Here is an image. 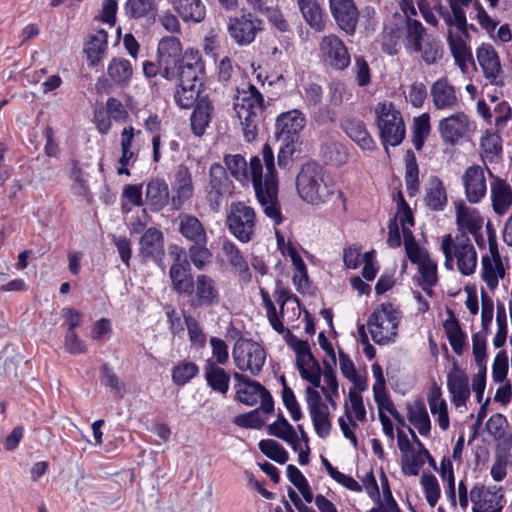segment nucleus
<instances>
[{
	"instance_id": "nucleus-1",
	"label": "nucleus",
	"mask_w": 512,
	"mask_h": 512,
	"mask_svg": "<svg viewBox=\"0 0 512 512\" xmlns=\"http://www.w3.org/2000/svg\"><path fill=\"white\" fill-rule=\"evenodd\" d=\"M291 346L296 354L298 372L309 383L305 388V402L315 433L320 438H327L332 429L329 405L336 410L339 397L335 372L331 369L321 371L307 341L295 340Z\"/></svg>"
},
{
	"instance_id": "nucleus-2",
	"label": "nucleus",
	"mask_w": 512,
	"mask_h": 512,
	"mask_svg": "<svg viewBox=\"0 0 512 512\" xmlns=\"http://www.w3.org/2000/svg\"><path fill=\"white\" fill-rule=\"evenodd\" d=\"M224 163L231 176L243 186L252 183L264 214L275 225L281 224L283 217L278 201V180L274 153L270 145L266 143L262 147V159L259 156H253L247 163L242 155L234 154L226 155Z\"/></svg>"
},
{
	"instance_id": "nucleus-3",
	"label": "nucleus",
	"mask_w": 512,
	"mask_h": 512,
	"mask_svg": "<svg viewBox=\"0 0 512 512\" xmlns=\"http://www.w3.org/2000/svg\"><path fill=\"white\" fill-rule=\"evenodd\" d=\"M296 191L302 201L317 207L336 196L340 210L343 213L347 211V198L344 193L337 189L324 169L315 162H307L301 167L296 177Z\"/></svg>"
},
{
	"instance_id": "nucleus-4",
	"label": "nucleus",
	"mask_w": 512,
	"mask_h": 512,
	"mask_svg": "<svg viewBox=\"0 0 512 512\" xmlns=\"http://www.w3.org/2000/svg\"><path fill=\"white\" fill-rule=\"evenodd\" d=\"M440 251L444 256V267L457 271L462 276H471L478 266V252L471 238L465 233H449L441 237Z\"/></svg>"
},
{
	"instance_id": "nucleus-5",
	"label": "nucleus",
	"mask_w": 512,
	"mask_h": 512,
	"mask_svg": "<svg viewBox=\"0 0 512 512\" xmlns=\"http://www.w3.org/2000/svg\"><path fill=\"white\" fill-rule=\"evenodd\" d=\"M307 119L299 109H292L278 115L275 122V135L281 142L278 152V165L286 166L298 150L301 141V132L306 127Z\"/></svg>"
},
{
	"instance_id": "nucleus-6",
	"label": "nucleus",
	"mask_w": 512,
	"mask_h": 512,
	"mask_svg": "<svg viewBox=\"0 0 512 512\" xmlns=\"http://www.w3.org/2000/svg\"><path fill=\"white\" fill-rule=\"evenodd\" d=\"M234 111L242 126L244 138L252 142L258 135V126L264 110L262 94L254 85L237 92L233 104Z\"/></svg>"
},
{
	"instance_id": "nucleus-7",
	"label": "nucleus",
	"mask_w": 512,
	"mask_h": 512,
	"mask_svg": "<svg viewBox=\"0 0 512 512\" xmlns=\"http://www.w3.org/2000/svg\"><path fill=\"white\" fill-rule=\"evenodd\" d=\"M402 319L401 310L392 303L376 306L367 319V328L372 340L378 345L395 341Z\"/></svg>"
},
{
	"instance_id": "nucleus-8",
	"label": "nucleus",
	"mask_w": 512,
	"mask_h": 512,
	"mask_svg": "<svg viewBox=\"0 0 512 512\" xmlns=\"http://www.w3.org/2000/svg\"><path fill=\"white\" fill-rule=\"evenodd\" d=\"M379 138L384 146H398L406 136V126L401 111L391 101H380L374 107Z\"/></svg>"
},
{
	"instance_id": "nucleus-9",
	"label": "nucleus",
	"mask_w": 512,
	"mask_h": 512,
	"mask_svg": "<svg viewBox=\"0 0 512 512\" xmlns=\"http://www.w3.org/2000/svg\"><path fill=\"white\" fill-rule=\"evenodd\" d=\"M487 249L480 258V278L489 292H494L506 276L507 266L502 258L495 231L487 224Z\"/></svg>"
},
{
	"instance_id": "nucleus-10",
	"label": "nucleus",
	"mask_w": 512,
	"mask_h": 512,
	"mask_svg": "<svg viewBox=\"0 0 512 512\" xmlns=\"http://www.w3.org/2000/svg\"><path fill=\"white\" fill-rule=\"evenodd\" d=\"M437 129L445 145L456 146L470 139L476 131V123L464 111H456L441 118Z\"/></svg>"
},
{
	"instance_id": "nucleus-11",
	"label": "nucleus",
	"mask_w": 512,
	"mask_h": 512,
	"mask_svg": "<svg viewBox=\"0 0 512 512\" xmlns=\"http://www.w3.org/2000/svg\"><path fill=\"white\" fill-rule=\"evenodd\" d=\"M256 212L244 202L231 203L227 216L226 225L230 233L241 243H248L255 235Z\"/></svg>"
},
{
	"instance_id": "nucleus-12",
	"label": "nucleus",
	"mask_w": 512,
	"mask_h": 512,
	"mask_svg": "<svg viewBox=\"0 0 512 512\" xmlns=\"http://www.w3.org/2000/svg\"><path fill=\"white\" fill-rule=\"evenodd\" d=\"M366 421V409L363 403L362 395L356 388L350 389L348 400L344 403V416L339 417L338 424L346 439H348L354 447H357L358 440L355 435V429L358 422Z\"/></svg>"
},
{
	"instance_id": "nucleus-13",
	"label": "nucleus",
	"mask_w": 512,
	"mask_h": 512,
	"mask_svg": "<svg viewBox=\"0 0 512 512\" xmlns=\"http://www.w3.org/2000/svg\"><path fill=\"white\" fill-rule=\"evenodd\" d=\"M187 57L183 56L182 45L177 37H163L157 47V62L160 75L166 80H174L178 67Z\"/></svg>"
},
{
	"instance_id": "nucleus-14",
	"label": "nucleus",
	"mask_w": 512,
	"mask_h": 512,
	"mask_svg": "<svg viewBox=\"0 0 512 512\" xmlns=\"http://www.w3.org/2000/svg\"><path fill=\"white\" fill-rule=\"evenodd\" d=\"M232 356L235 365L241 371H249L252 375H257L262 370L266 360L263 347L249 339L237 340L232 350Z\"/></svg>"
},
{
	"instance_id": "nucleus-15",
	"label": "nucleus",
	"mask_w": 512,
	"mask_h": 512,
	"mask_svg": "<svg viewBox=\"0 0 512 512\" xmlns=\"http://www.w3.org/2000/svg\"><path fill=\"white\" fill-rule=\"evenodd\" d=\"M237 399L247 405L254 406L261 402L260 409L265 413L273 411L274 403L270 393L259 382L249 380L246 376L235 373Z\"/></svg>"
},
{
	"instance_id": "nucleus-16",
	"label": "nucleus",
	"mask_w": 512,
	"mask_h": 512,
	"mask_svg": "<svg viewBox=\"0 0 512 512\" xmlns=\"http://www.w3.org/2000/svg\"><path fill=\"white\" fill-rule=\"evenodd\" d=\"M472 512H501L504 506V492L501 487L476 483L470 489Z\"/></svg>"
},
{
	"instance_id": "nucleus-17",
	"label": "nucleus",
	"mask_w": 512,
	"mask_h": 512,
	"mask_svg": "<svg viewBox=\"0 0 512 512\" xmlns=\"http://www.w3.org/2000/svg\"><path fill=\"white\" fill-rule=\"evenodd\" d=\"M319 52L322 61L336 69L343 70L350 64V55L344 43L334 34L322 37L319 43Z\"/></svg>"
},
{
	"instance_id": "nucleus-18",
	"label": "nucleus",
	"mask_w": 512,
	"mask_h": 512,
	"mask_svg": "<svg viewBox=\"0 0 512 512\" xmlns=\"http://www.w3.org/2000/svg\"><path fill=\"white\" fill-rule=\"evenodd\" d=\"M186 296L191 297L192 305L195 307L215 306L220 303V289L214 278L207 274L197 275L192 283V291Z\"/></svg>"
},
{
	"instance_id": "nucleus-19",
	"label": "nucleus",
	"mask_w": 512,
	"mask_h": 512,
	"mask_svg": "<svg viewBox=\"0 0 512 512\" xmlns=\"http://www.w3.org/2000/svg\"><path fill=\"white\" fill-rule=\"evenodd\" d=\"M469 33L467 27H454L448 30L447 42L455 63L465 73L468 65L473 63V55L468 44Z\"/></svg>"
},
{
	"instance_id": "nucleus-20",
	"label": "nucleus",
	"mask_w": 512,
	"mask_h": 512,
	"mask_svg": "<svg viewBox=\"0 0 512 512\" xmlns=\"http://www.w3.org/2000/svg\"><path fill=\"white\" fill-rule=\"evenodd\" d=\"M430 98L434 109L438 111H452L461 102L457 88L447 77H441L431 84Z\"/></svg>"
},
{
	"instance_id": "nucleus-21",
	"label": "nucleus",
	"mask_w": 512,
	"mask_h": 512,
	"mask_svg": "<svg viewBox=\"0 0 512 512\" xmlns=\"http://www.w3.org/2000/svg\"><path fill=\"white\" fill-rule=\"evenodd\" d=\"M466 200L470 204H478L487 193V183L484 168L474 164L465 169L461 176Z\"/></svg>"
},
{
	"instance_id": "nucleus-22",
	"label": "nucleus",
	"mask_w": 512,
	"mask_h": 512,
	"mask_svg": "<svg viewBox=\"0 0 512 512\" xmlns=\"http://www.w3.org/2000/svg\"><path fill=\"white\" fill-rule=\"evenodd\" d=\"M329 8L338 27L353 35L360 16L354 0H329Z\"/></svg>"
},
{
	"instance_id": "nucleus-23",
	"label": "nucleus",
	"mask_w": 512,
	"mask_h": 512,
	"mask_svg": "<svg viewBox=\"0 0 512 512\" xmlns=\"http://www.w3.org/2000/svg\"><path fill=\"white\" fill-rule=\"evenodd\" d=\"M261 22L251 13L231 17L228 22L230 37L239 45L250 44L260 30Z\"/></svg>"
},
{
	"instance_id": "nucleus-24",
	"label": "nucleus",
	"mask_w": 512,
	"mask_h": 512,
	"mask_svg": "<svg viewBox=\"0 0 512 512\" xmlns=\"http://www.w3.org/2000/svg\"><path fill=\"white\" fill-rule=\"evenodd\" d=\"M447 389L451 402L456 408L466 406L470 397L469 379L467 374L457 365H454L447 374Z\"/></svg>"
},
{
	"instance_id": "nucleus-25",
	"label": "nucleus",
	"mask_w": 512,
	"mask_h": 512,
	"mask_svg": "<svg viewBox=\"0 0 512 512\" xmlns=\"http://www.w3.org/2000/svg\"><path fill=\"white\" fill-rule=\"evenodd\" d=\"M455 223L457 233L477 234L482 230L484 219L476 208L459 201L455 204Z\"/></svg>"
},
{
	"instance_id": "nucleus-26",
	"label": "nucleus",
	"mask_w": 512,
	"mask_h": 512,
	"mask_svg": "<svg viewBox=\"0 0 512 512\" xmlns=\"http://www.w3.org/2000/svg\"><path fill=\"white\" fill-rule=\"evenodd\" d=\"M209 178L207 199L211 208L218 210L220 205L219 199L228 191L230 182L226 175L225 168L218 163H214L210 166Z\"/></svg>"
},
{
	"instance_id": "nucleus-27",
	"label": "nucleus",
	"mask_w": 512,
	"mask_h": 512,
	"mask_svg": "<svg viewBox=\"0 0 512 512\" xmlns=\"http://www.w3.org/2000/svg\"><path fill=\"white\" fill-rule=\"evenodd\" d=\"M172 191V202L176 207H180L184 202L192 198L194 194L192 174L185 165L177 167L172 182Z\"/></svg>"
},
{
	"instance_id": "nucleus-28",
	"label": "nucleus",
	"mask_w": 512,
	"mask_h": 512,
	"mask_svg": "<svg viewBox=\"0 0 512 512\" xmlns=\"http://www.w3.org/2000/svg\"><path fill=\"white\" fill-rule=\"evenodd\" d=\"M204 73V65L198 53L191 52L190 57H187L178 67L177 75L179 84L201 87L202 76Z\"/></svg>"
},
{
	"instance_id": "nucleus-29",
	"label": "nucleus",
	"mask_w": 512,
	"mask_h": 512,
	"mask_svg": "<svg viewBox=\"0 0 512 512\" xmlns=\"http://www.w3.org/2000/svg\"><path fill=\"white\" fill-rule=\"evenodd\" d=\"M169 3L185 23L199 24L206 17L207 9L202 0H169Z\"/></svg>"
},
{
	"instance_id": "nucleus-30",
	"label": "nucleus",
	"mask_w": 512,
	"mask_h": 512,
	"mask_svg": "<svg viewBox=\"0 0 512 512\" xmlns=\"http://www.w3.org/2000/svg\"><path fill=\"white\" fill-rule=\"evenodd\" d=\"M490 199L495 214L505 215L512 206V188L503 179L495 177L490 183Z\"/></svg>"
},
{
	"instance_id": "nucleus-31",
	"label": "nucleus",
	"mask_w": 512,
	"mask_h": 512,
	"mask_svg": "<svg viewBox=\"0 0 512 512\" xmlns=\"http://www.w3.org/2000/svg\"><path fill=\"white\" fill-rule=\"evenodd\" d=\"M476 58L483 71L484 77L495 82L502 68L500 58L494 47L489 43H482L476 49Z\"/></svg>"
},
{
	"instance_id": "nucleus-32",
	"label": "nucleus",
	"mask_w": 512,
	"mask_h": 512,
	"mask_svg": "<svg viewBox=\"0 0 512 512\" xmlns=\"http://www.w3.org/2000/svg\"><path fill=\"white\" fill-rule=\"evenodd\" d=\"M298 9L305 22L316 32L325 29L326 17L318 0H296Z\"/></svg>"
},
{
	"instance_id": "nucleus-33",
	"label": "nucleus",
	"mask_w": 512,
	"mask_h": 512,
	"mask_svg": "<svg viewBox=\"0 0 512 512\" xmlns=\"http://www.w3.org/2000/svg\"><path fill=\"white\" fill-rule=\"evenodd\" d=\"M139 252L143 259L156 261L164 253L163 235L155 229L149 228L140 238Z\"/></svg>"
},
{
	"instance_id": "nucleus-34",
	"label": "nucleus",
	"mask_w": 512,
	"mask_h": 512,
	"mask_svg": "<svg viewBox=\"0 0 512 512\" xmlns=\"http://www.w3.org/2000/svg\"><path fill=\"white\" fill-rule=\"evenodd\" d=\"M430 412L435 418L438 426L442 431H446L450 427L448 404L442 397L441 388L433 386L427 396Z\"/></svg>"
},
{
	"instance_id": "nucleus-35",
	"label": "nucleus",
	"mask_w": 512,
	"mask_h": 512,
	"mask_svg": "<svg viewBox=\"0 0 512 512\" xmlns=\"http://www.w3.org/2000/svg\"><path fill=\"white\" fill-rule=\"evenodd\" d=\"M169 188L167 183L159 178L147 182L145 202L153 211H160L169 202Z\"/></svg>"
},
{
	"instance_id": "nucleus-36",
	"label": "nucleus",
	"mask_w": 512,
	"mask_h": 512,
	"mask_svg": "<svg viewBox=\"0 0 512 512\" xmlns=\"http://www.w3.org/2000/svg\"><path fill=\"white\" fill-rule=\"evenodd\" d=\"M371 370L375 380L372 387L373 396L379 410H386L393 416H396L398 413L394 409V405L386 392V381L381 366L377 363H374L371 366Z\"/></svg>"
},
{
	"instance_id": "nucleus-37",
	"label": "nucleus",
	"mask_w": 512,
	"mask_h": 512,
	"mask_svg": "<svg viewBox=\"0 0 512 512\" xmlns=\"http://www.w3.org/2000/svg\"><path fill=\"white\" fill-rule=\"evenodd\" d=\"M179 232L193 244L208 242L207 232L203 224L193 215L184 214L179 216Z\"/></svg>"
},
{
	"instance_id": "nucleus-38",
	"label": "nucleus",
	"mask_w": 512,
	"mask_h": 512,
	"mask_svg": "<svg viewBox=\"0 0 512 512\" xmlns=\"http://www.w3.org/2000/svg\"><path fill=\"white\" fill-rule=\"evenodd\" d=\"M221 250L231 267L236 273H238L239 277L245 282H250L251 273L249 271L248 263L236 244L230 240H225L222 243Z\"/></svg>"
},
{
	"instance_id": "nucleus-39",
	"label": "nucleus",
	"mask_w": 512,
	"mask_h": 512,
	"mask_svg": "<svg viewBox=\"0 0 512 512\" xmlns=\"http://www.w3.org/2000/svg\"><path fill=\"white\" fill-rule=\"evenodd\" d=\"M343 128L349 138L360 148L372 150L375 147V141L362 121L347 119L343 124Z\"/></svg>"
},
{
	"instance_id": "nucleus-40",
	"label": "nucleus",
	"mask_w": 512,
	"mask_h": 512,
	"mask_svg": "<svg viewBox=\"0 0 512 512\" xmlns=\"http://www.w3.org/2000/svg\"><path fill=\"white\" fill-rule=\"evenodd\" d=\"M424 201L433 211H442L447 204V193L443 182L437 178H430L425 190Z\"/></svg>"
},
{
	"instance_id": "nucleus-41",
	"label": "nucleus",
	"mask_w": 512,
	"mask_h": 512,
	"mask_svg": "<svg viewBox=\"0 0 512 512\" xmlns=\"http://www.w3.org/2000/svg\"><path fill=\"white\" fill-rule=\"evenodd\" d=\"M425 28L418 20L412 17L405 18V30L403 31V45L408 53H414L420 49L424 42Z\"/></svg>"
},
{
	"instance_id": "nucleus-42",
	"label": "nucleus",
	"mask_w": 512,
	"mask_h": 512,
	"mask_svg": "<svg viewBox=\"0 0 512 512\" xmlns=\"http://www.w3.org/2000/svg\"><path fill=\"white\" fill-rule=\"evenodd\" d=\"M140 130H135L132 126L124 127L121 132V157L119 159L120 167L117 169L118 174L130 175L129 170L126 168L135 156L132 151L133 139Z\"/></svg>"
},
{
	"instance_id": "nucleus-43",
	"label": "nucleus",
	"mask_w": 512,
	"mask_h": 512,
	"mask_svg": "<svg viewBox=\"0 0 512 512\" xmlns=\"http://www.w3.org/2000/svg\"><path fill=\"white\" fill-rule=\"evenodd\" d=\"M451 13H449L438 1H435L433 8L443 18L446 25L449 27H467L465 7L467 4H460L457 2H448Z\"/></svg>"
},
{
	"instance_id": "nucleus-44",
	"label": "nucleus",
	"mask_w": 512,
	"mask_h": 512,
	"mask_svg": "<svg viewBox=\"0 0 512 512\" xmlns=\"http://www.w3.org/2000/svg\"><path fill=\"white\" fill-rule=\"evenodd\" d=\"M277 303L280 305L278 313L280 320L293 322L301 315V307L298 299L285 290L277 291Z\"/></svg>"
},
{
	"instance_id": "nucleus-45",
	"label": "nucleus",
	"mask_w": 512,
	"mask_h": 512,
	"mask_svg": "<svg viewBox=\"0 0 512 512\" xmlns=\"http://www.w3.org/2000/svg\"><path fill=\"white\" fill-rule=\"evenodd\" d=\"M403 44V29L396 23L386 24L381 38L382 50L388 55H396Z\"/></svg>"
},
{
	"instance_id": "nucleus-46",
	"label": "nucleus",
	"mask_w": 512,
	"mask_h": 512,
	"mask_svg": "<svg viewBox=\"0 0 512 512\" xmlns=\"http://www.w3.org/2000/svg\"><path fill=\"white\" fill-rule=\"evenodd\" d=\"M408 421L417 429L420 435L428 436L431 431V421L423 402L416 401L408 406Z\"/></svg>"
},
{
	"instance_id": "nucleus-47",
	"label": "nucleus",
	"mask_w": 512,
	"mask_h": 512,
	"mask_svg": "<svg viewBox=\"0 0 512 512\" xmlns=\"http://www.w3.org/2000/svg\"><path fill=\"white\" fill-rule=\"evenodd\" d=\"M502 153V139L497 132L486 130L480 138V155L484 160L495 161Z\"/></svg>"
},
{
	"instance_id": "nucleus-48",
	"label": "nucleus",
	"mask_w": 512,
	"mask_h": 512,
	"mask_svg": "<svg viewBox=\"0 0 512 512\" xmlns=\"http://www.w3.org/2000/svg\"><path fill=\"white\" fill-rule=\"evenodd\" d=\"M213 106L209 101L201 100L194 109L190 121L196 136H202L211 121Z\"/></svg>"
},
{
	"instance_id": "nucleus-49",
	"label": "nucleus",
	"mask_w": 512,
	"mask_h": 512,
	"mask_svg": "<svg viewBox=\"0 0 512 512\" xmlns=\"http://www.w3.org/2000/svg\"><path fill=\"white\" fill-rule=\"evenodd\" d=\"M443 328L452 350L461 355L466 344V335L462 331L458 320L451 314L444 321Z\"/></svg>"
},
{
	"instance_id": "nucleus-50",
	"label": "nucleus",
	"mask_w": 512,
	"mask_h": 512,
	"mask_svg": "<svg viewBox=\"0 0 512 512\" xmlns=\"http://www.w3.org/2000/svg\"><path fill=\"white\" fill-rule=\"evenodd\" d=\"M107 74L113 83L125 86L132 78L133 67L126 59L113 58L107 67Z\"/></svg>"
},
{
	"instance_id": "nucleus-51",
	"label": "nucleus",
	"mask_w": 512,
	"mask_h": 512,
	"mask_svg": "<svg viewBox=\"0 0 512 512\" xmlns=\"http://www.w3.org/2000/svg\"><path fill=\"white\" fill-rule=\"evenodd\" d=\"M268 433L286 442L291 448H297L299 439L295 428L283 417L278 416L277 420L268 425Z\"/></svg>"
},
{
	"instance_id": "nucleus-52",
	"label": "nucleus",
	"mask_w": 512,
	"mask_h": 512,
	"mask_svg": "<svg viewBox=\"0 0 512 512\" xmlns=\"http://www.w3.org/2000/svg\"><path fill=\"white\" fill-rule=\"evenodd\" d=\"M190 267L180 265H171L169 276L173 289L181 295H187L192 291L193 276L189 273Z\"/></svg>"
},
{
	"instance_id": "nucleus-53",
	"label": "nucleus",
	"mask_w": 512,
	"mask_h": 512,
	"mask_svg": "<svg viewBox=\"0 0 512 512\" xmlns=\"http://www.w3.org/2000/svg\"><path fill=\"white\" fill-rule=\"evenodd\" d=\"M205 378L208 385L215 391L225 394L229 389V375L224 369L208 361L205 367Z\"/></svg>"
},
{
	"instance_id": "nucleus-54",
	"label": "nucleus",
	"mask_w": 512,
	"mask_h": 512,
	"mask_svg": "<svg viewBox=\"0 0 512 512\" xmlns=\"http://www.w3.org/2000/svg\"><path fill=\"white\" fill-rule=\"evenodd\" d=\"M107 49V34L103 31L93 35L88 41L85 52L90 66H97Z\"/></svg>"
},
{
	"instance_id": "nucleus-55",
	"label": "nucleus",
	"mask_w": 512,
	"mask_h": 512,
	"mask_svg": "<svg viewBox=\"0 0 512 512\" xmlns=\"http://www.w3.org/2000/svg\"><path fill=\"white\" fill-rule=\"evenodd\" d=\"M431 131L430 116L428 113H422L413 121V145L416 150H420Z\"/></svg>"
},
{
	"instance_id": "nucleus-56",
	"label": "nucleus",
	"mask_w": 512,
	"mask_h": 512,
	"mask_svg": "<svg viewBox=\"0 0 512 512\" xmlns=\"http://www.w3.org/2000/svg\"><path fill=\"white\" fill-rule=\"evenodd\" d=\"M125 11L130 18L135 19L153 16L156 12L155 0H127Z\"/></svg>"
},
{
	"instance_id": "nucleus-57",
	"label": "nucleus",
	"mask_w": 512,
	"mask_h": 512,
	"mask_svg": "<svg viewBox=\"0 0 512 512\" xmlns=\"http://www.w3.org/2000/svg\"><path fill=\"white\" fill-rule=\"evenodd\" d=\"M398 208L395 214V217L390 222H397L398 226L401 228L402 235L405 237V232H412L411 227L414 225V218L412 211L408 204L405 202L404 197L401 192H398Z\"/></svg>"
},
{
	"instance_id": "nucleus-58",
	"label": "nucleus",
	"mask_w": 512,
	"mask_h": 512,
	"mask_svg": "<svg viewBox=\"0 0 512 512\" xmlns=\"http://www.w3.org/2000/svg\"><path fill=\"white\" fill-rule=\"evenodd\" d=\"M420 484L428 505L433 508L441 496V489L437 478L433 474H423Z\"/></svg>"
},
{
	"instance_id": "nucleus-59",
	"label": "nucleus",
	"mask_w": 512,
	"mask_h": 512,
	"mask_svg": "<svg viewBox=\"0 0 512 512\" xmlns=\"http://www.w3.org/2000/svg\"><path fill=\"white\" fill-rule=\"evenodd\" d=\"M418 270L421 277V287L428 294L431 295V288L437 283V265L430 258L418 264Z\"/></svg>"
},
{
	"instance_id": "nucleus-60",
	"label": "nucleus",
	"mask_w": 512,
	"mask_h": 512,
	"mask_svg": "<svg viewBox=\"0 0 512 512\" xmlns=\"http://www.w3.org/2000/svg\"><path fill=\"white\" fill-rule=\"evenodd\" d=\"M188 255L194 267L203 270L212 262L213 254L208 249L207 243H195L188 249Z\"/></svg>"
},
{
	"instance_id": "nucleus-61",
	"label": "nucleus",
	"mask_w": 512,
	"mask_h": 512,
	"mask_svg": "<svg viewBox=\"0 0 512 512\" xmlns=\"http://www.w3.org/2000/svg\"><path fill=\"white\" fill-rule=\"evenodd\" d=\"M260 451L269 459L284 464L288 460V452L284 447L273 439L261 440L258 444Z\"/></svg>"
},
{
	"instance_id": "nucleus-62",
	"label": "nucleus",
	"mask_w": 512,
	"mask_h": 512,
	"mask_svg": "<svg viewBox=\"0 0 512 512\" xmlns=\"http://www.w3.org/2000/svg\"><path fill=\"white\" fill-rule=\"evenodd\" d=\"M199 372L198 366L191 361H182L172 369V380L178 386H183Z\"/></svg>"
},
{
	"instance_id": "nucleus-63",
	"label": "nucleus",
	"mask_w": 512,
	"mask_h": 512,
	"mask_svg": "<svg viewBox=\"0 0 512 512\" xmlns=\"http://www.w3.org/2000/svg\"><path fill=\"white\" fill-rule=\"evenodd\" d=\"M200 93V87L178 85L174 94L175 103L183 109L191 108L197 100Z\"/></svg>"
},
{
	"instance_id": "nucleus-64",
	"label": "nucleus",
	"mask_w": 512,
	"mask_h": 512,
	"mask_svg": "<svg viewBox=\"0 0 512 512\" xmlns=\"http://www.w3.org/2000/svg\"><path fill=\"white\" fill-rule=\"evenodd\" d=\"M122 210L124 213H129L132 206H142V187L141 185H126L122 192Z\"/></svg>"
}]
</instances>
